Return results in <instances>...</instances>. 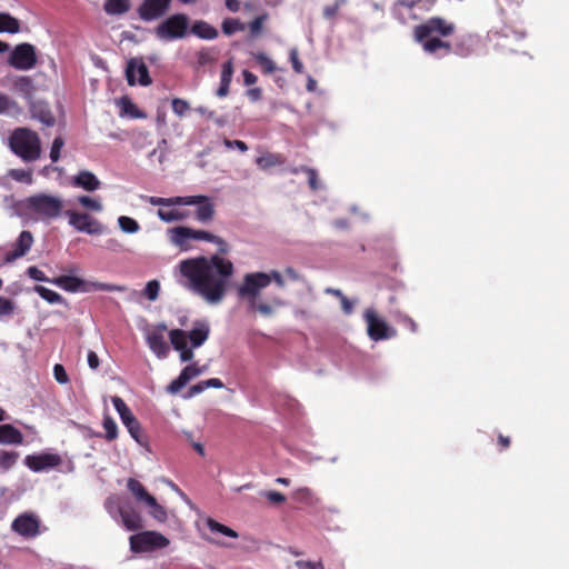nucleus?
Returning a JSON list of instances; mask_svg holds the SVG:
<instances>
[{
  "mask_svg": "<svg viewBox=\"0 0 569 569\" xmlns=\"http://www.w3.org/2000/svg\"><path fill=\"white\" fill-rule=\"evenodd\" d=\"M177 269L178 283L211 305L223 300L234 273L232 261L220 254L188 258Z\"/></svg>",
  "mask_w": 569,
  "mask_h": 569,
  "instance_id": "nucleus-1",
  "label": "nucleus"
},
{
  "mask_svg": "<svg viewBox=\"0 0 569 569\" xmlns=\"http://www.w3.org/2000/svg\"><path fill=\"white\" fill-rule=\"evenodd\" d=\"M455 24L440 17H432L415 27V40L420 43L427 53L436 54L443 50V54L451 52V44L442 40L455 32Z\"/></svg>",
  "mask_w": 569,
  "mask_h": 569,
  "instance_id": "nucleus-2",
  "label": "nucleus"
},
{
  "mask_svg": "<svg viewBox=\"0 0 569 569\" xmlns=\"http://www.w3.org/2000/svg\"><path fill=\"white\" fill-rule=\"evenodd\" d=\"M9 146L14 154L26 162L40 158L41 141L39 134L28 128H17L9 137Z\"/></svg>",
  "mask_w": 569,
  "mask_h": 569,
  "instance_id": "nucleus-3",
  "label": "nucleus"
},
{
  "mask_svg": "<svg viewBox=\"0 0 569 569\" xmlns=\"http://www.w3.org/2000/svg\"><path fill=\"white\" fill-rule=\"evenodd\" d=\"M169 238L171 243L182 249L188 247L189 240H204L217 244L220 254L229 252V246L221 237L204 230H194L182 226L174 227L169 230Z\"/></svg>",
  "mask_w": 569,
  "mask_h": 569,
  "instance_id": "nucleus-4",
  "label": "nucleus"
},
{
  "mask_svg": "<svg viewBox=\"0 0 569 569\" xmlns=\"http://www.w3.org/2000/svg\"><path fill=\"white\" fill-rule=\"evenodd\" d=\"M190 18L186 13H174L162 20L154 29L162 41H173L189 36Z\"/></svg>",
  "mask_w": 569,
  "mask_h": 569,
  "instance_id": "nucleus-5",
  "label": "nucleus"
},
{
  "mask_svg": "<svg viewBox=\"0 0 569 569\" xmlns=\"http://www.w3.org/2000/svg\"><path fill=\"white\" fill-rule=\"evenodd\" d=\"M51 283L60 287L61 289L69 291V292H90V291H119L123 292L126 291L124 286L119 284H112V283H103L98 281H84L78 277L74 276H60L57 278H53L51 280Z\"/></svg>",
  "mask_w": 569,
  "mask_h": 569,
  "instance_id": "nucleus-6",
  "label": "nucleus"
},
{
  "mask_svg": "<svg viewBox=\"0 0 569 569\" xmlns=\"http://www.w3.org/2000/svg\"><path fill=\"white\" fill-rule=\"evenodd\" d=\"M26 202L27 208L41 219H56L60 217L63 211L62 199L46 193L31 196Z\"/></svg>",
  "mask_w": 569,
  "mask_h": 569,
  "instance_id": "nucleus-7",
  "label": "nucleus"
},
{
  "mask_svg": "<svg viewBox=\"0 0 569 569\" xmlns=\"http://www.w3.org/2000/svg\"><path fill=\"white\" fill-rule=\"evenodd\" d=\"M112 405L120 416L122 423L128 429L130 436L141 446L148 448V437L142 432V428L138 419L134 417L130 408L122 398L114 396L111 398Z\"/></svg>",
  "mask_w": 569,
  "mask_h": 569,
  "instance_id": "nucleus-8",
  "label": "nucleus"
},
{
  "mask_svg": "<svg viewBox=\"0 0 569 569\" xmlns=\"http://www.w3.org/2000/svg\"><path fill=\"white\" fill-rule=\"evenodd\" d=\"M271 282V277L264 272L247 273L243 277V282L238 289L241 298L248 301L249 306H256V300L260 291L267 288Z\"/></svg>",
  "mask_w": 569,
  "mask_h": 569,
  "instance_id": "nucleus-9",
  "label": "nucleus"
},
{
  "mask_svg": "<svg viewBox=\"0 0 569 569\" xmlns=\"http://www.w3.org/2000/svg\"><path fill=\"white\" fill-rule=\"evenodd\" d=\"M130 548L133 552H149L169 546L170 541L157 531H143L130 537Z\"/></svg>",
  "mask_w": 569,
  "mask_h": 569,
  "instance_id": "nucleus-10",
  "label": "nucleus"
},
{
  "mask_svg": "<svg viewBox=\"0 0 569 569\" xmlns=\"http://www.w3.org/2000/svg\"><path fill=\"white\" fill-rule=\"evenodd\" d=\"M8 64L17 70H30L37 64L34 46L23 42L17 44L8 58Z\"/></svg>",
  "mask_w": 569,
  "mask_h": 569,
  "instance_id": "nucleus-11",
  "label": "nucleus"
},
{
  "mask_svg": "<svg viewBox=\"0 0 569 569\" xmlns=\"http://www.w3.org/2000/svg\"><path fill=\"white\" fill-rule=\"evenodd\" d=\"M64 214L69 218V224L77 231L86 232L88 234L103 233L104 229L102 223L92 218L89 213L67 210L64 211Z\"/></svg>",
  "mask_w": 569,
  "mask_h": 569,
  "instance_id": "nucleus-12",
  "label": "nucleus"
},
{
  "mask_svg": "<svg viewBox=\"0 0 569 569\" xmlns=\"http://www.w3.org/2000/svg\"><path fill=\"white\" fill-rule=\"evenodd\" d=\"M11 529L24 538H34L40 533V520L32 513H21L11 523Z\"/></svg>",
  "mask_w": 569,
  "mask_h": 569,
  "instance_id": "nucleus-13",
  "label": "nucleus"
},
{
  "mask_svg": "<svg viewBox=\"0 0 569 569\" xmlns=\"http://www.w3.org/2000/svg\"><path fill=\"white\" fill-rule=\"evenodd\" d=\"M365 318L368 325V336L375 341L395 337L396 331L390 329L386 321L379 319L375 311L367 310Z\"/></svg>",
  "mask_w": 569,
  "mask_h": 569,
  "instance_id": "nucleus-14",
  "label": "nucleus"
},
{
  "mask_svg": "<svg viewBox=\"0 0 569 569\" xmlns=\"http://www.w3.org/2000/svg\"><path fill=\"white\" fill-rule=\"evenodd\" d=\"M171 0H143L138 8V14L143 21H153L166 14Z\"/></svg>",
  "mask_w": 569,
  "mask_h": 569,
  "instance_id": "nucleus-15",
  "label": "nucleus"
},
{
  "mask_svg": "<svg viewBox=\"0 0 569 569\" xmlns=\"http://www.w3.org/2000/svg\"><path fill=\"white\" fill-rule=\"evenodd\" d=\"M62 462L61 457L58 453H40L29 455L24 459V465L34 472L52 469L60 466Z\"/></svg>",
  "mask_w": 569,
  "mask_h": 569,
  "instance_id": "nucleus-16",
  "label": "nucleus"
},
{
  "mask_svg": "<svg viewBox=\"0 0 569 569\" xmlns=\"http://www.w3.org/2000/svg\"><path fill=\"white\" fill-rule=\"evenodd\" d=\"M118 512L121 518V522L124 528L129 531L140 530L142 525V518L137 508L130 501H121L118 503Z\"/></svg>",
  "mask_w": 569,
  "mask_h": 569,
  "instance_id": "nucleus-17",
  "label": "nucleus"
},
{
  "mask_svg": "<svg viewBox=\"0 0 569 569\" xmlns=\"http://www.w3.org/2000/svg\"><path fill=\"white\" fill-rule=\"evenodd\" d=\"M136 73L139 76V84L144 87L151 84L148 67L142 59L132 58L127 63L126 77L130 86L136 83Z\"/></svg>",
  "mask_w": 569,
  "mask_h": 569,
  "instance_id": "nucleus-18",
  "label": "nucleus"
},
{
  "mask_svg": "<svg viewBox=\"0 0 569 569\" xmlns=\"http://www.w3.org/2000/svg\"><path fill=\"white\" fill-rule=\"evenodd\" d=\"M418 8H421L420 2L397 0L392 8V14L400 23L408 24L410 21L419 19Z\"/></svg>",
  "mask_w": 569,
  "mask_h": 569,
  "instance_id": "nucleus-19",
  "label": "nucleus"
},
{
  "mask_svg": "<svg viewBox=\"0 0 569 569\" xmlns=\"http://www.w3.org/2000/svg\"><path fill=\"white\" fill-rule=\"evenodd\" d=\"M33 243V236L30 231L23 230L13 244V250L6 253V261L12 262L23 257Z\"/></svg>",
  "mask_w": 569,
  "mask_h": 569,
  "instance_id": "nucleus-20",
  "label": "nucleus"
},
{
  "mask_svg": "<svg viewBox=\"0 0 569 569\" xmlns=\"http://www.w3.org/2000/svg\"><path fill=\"white\" fill-rule=\"evenodd\" d=\"M204 198L199 196H186V197H171V198H161V197H149L148 202L152 206H161V207H173V206H193L202 201Z\"/></svg>",
  "mask_w": 569,
  "mask_h": 569,
  "instance_id": "nucleus-21",
  "label": "nucleus"
},
{
  "mask_svg": "<svg viewBox=\"0 0 569 569\" xmlns=\"http://www.w3.org/2000/svg\"><path fill=\"white\" fill-rule=\"evenodd\" d=\"M202 369L196 365L184 367L179 377L170 382L167 387V391L170 393L179 392L192 378L199 376Z\"/></svg>",
  "mask_w": 569,
  "mask_h": 569,
  "instance_id": "nucleus-22",
  "label": "nucleus"
},
{
  "mask_svg": "<svg viewBox=\"0 0 569 569\" xmlns=\"http://www.w3.org/2000/svg\"><path fill=\"white\" fill-rule=\"evenodd\" d=\"M72 184L86 191H94L100 188L101 182L91 171L82 170L72 178Z\"/></svg>",
  "mask_w": 569,
  "mask_h": 569,
  "instance_id": "nucleus-23",
  "label": "nucleus"
},
{
  "mask_svg": "<svg viewBox=\"0 0 569 569\" xmlns=\"http://www.w3.org/2000/svg\"><path fill=\"white\" fill-rule=\"evenodd\" d=\"M22 432L10 423L0 425V445H22Z\"/></svg>",
  "mask_w": 569,
  "mask_h": 569,
  "instance_id": "nucleus-24",
  "label": "nucleus"
},
{
  "mask_svg": "<svg viewBox=\"0 0 569 569\" xmlns=\"http://www.w3.org/2000/svg\"><path fill=\"white\" fill-rule=\"evenodd\" d=\"M190 33L204 40H213L218 37V30L203 20H197L191 26L189 24Z\"/></svg>",
  "mask_w": 569,
  "mask_h": 569,
  "instance_id": "nucleus-25",
  "label": "nucleus"
},
{
  "mask_svg": "<svg viewBox=\"0 0 569 569\" xmlns=\"http://www.w3.org/2000/svg\"><path fill=\"white\" fill-rule=\"evenodd\" d=\"M210 333L209 325L204 321H197L193 329L187 333L192 348H198L204 343Z\"/></svg>",
  "mask_w": 569,
  "mask_h": 569,
  "instance_id": "nucleus-26",
  "label": "nucleus"
},
{
  "mask_svg": "<svg viewBox=\"0 0 569 569\" xmlns=\"http://www.w3.org/2000/svg\"><path fill=\"white\" fill-rule=\"evenodd\" d=\"M147 342L149 348L159 357H164L168 353L169 347L164 340L162 331H153L148 335Z\"/></svg>",
  "mask_w": 569,
  "mask_h": 569,
  "instance_id": "nucleus-27",
  "label": "nucleus"
},
{
  "mask_svg": "<svg viewBox=\"0 0 569 569\" xmlns=\"http://www.w3.org/2000/svg\"><path fill=\"white\" fill-rule=\"evenodd\" d=\"M127 487L130 490V492L137 498V500L142 501L144 503H154V497L146 490V488L139 480L134 478H129Z\"/></svg>",
  "mask_w": 569,
  "mask_h": 569,
  "instance_id": "nucleus-28",
  "label": "nucleus"
},
{
  "mask_svg": "<svg viewBox=\"0 0 569 569\" xmlns=\"http://www.w3.org/2000/svg\"><path fill=\"white\" fill-rule=\"evenodd\" d=\"M204 199L198 202V208L196 210V218L200 222H209L213 219L214 216V206L210 201L209 197L202 196Z\"/></svg>",
  "mask_w": 569,
  "mask_h": 569,
  "instance_id": "nucleus-29",
  "label": "nucleus"
},
{
  "mask_svg": "<svg viewBox=\"0 0 569 569\" xmlns=\"http://www.w3.org/2000/svg\"><path fill=\"white\" fill-rule=\"evenodd\" d=\"M131 8L130 0H106L103 10L110 16H121Z\"/></svg>",
  "mask_w": 569,
  "mask_h": 569,
  "instance_id": "nucleus-30",
  "label": "nucleus"
},
{
  "mask_svg": "<svg viewBox=\"0 0 569 569\" xmlns=\"http://www.w3.org/2000/svg\"><path fill=\"white\" fill-rule=\"evenodd\" d=\"M286 160H287L286 157H283L280 153L269 152V153L262 154L261 157H258L256 160V163L260 169L266 170L271 167L282 166L286 163Z\"/></svg>",
  "mask_w": 569,
  "mask_h": 569,
  "instance_id": "nucleus-31",
  "label": "nucleus"
},
{
  "mask_svg": "<svg viewBox=\"0 0 569 569\" xmlns=\"http://www.w3.org/2000/svg\"><path fill=\"white\" fill-rule=\"evenodd\" d=\"M13 89L27 99H31L34 91V86L30 77L19 76L13 80Z\"/></svg>",
  "mask_w": 569,
  "mask_h": 569,
  "instance_id": "nucleus-32",
  "label": "nucleus"
},
{
  "mask_svg": "<svg viewBox=\"0 0 569 569\" xmlns=\"http://www.w3.org/2000/svg\"><path fill=\"white\" fill-rule=\"evenodd\" d=\"M157 214H158L159 219L164 222H173V221L186 220L190 216V212L188 210H179V209H170V210L159 209Z\"/></svg>",
  "mask_w": 569,
  "mask_h": 569,
  "instance_id": "nucleus-33",
  "label": "nucleus"
},
{
  "mask_svg": "<svg viewBox=\"0 0 569 569\" xmlns=\"http://www.w3.org/2000/svg\"><path fill=\"white\" fill-rule=\"evenodd\" d=\"M20 31V22L18 19L7 12H0V33H18Z\"/></svg>",
  "mask_w": 569,
  "mask_h": 569,
  "instance_id": "nucleus-34",
  "label": "nucleus"
},
{
  "mask_svg": "<svg viewBox=\"0 0 569 569\" xmlns=\"http://www.w3.org/2000/svg\"><path fill=\"white\" fill-rule=\"evenodd\" d=\"M223 387H224V385L220 379L210 378L208 380H203V381H200V382L193 385L189 390V396H194V395L201 393L208 388L221 389Z\"/></svg>",
  "mask_w": 569,
  "mask_h": 569,
  "instance_id": "nucleus-35",
  "label": "nucleus"
},
{
  "mask_svg": "<svg viewBox=\"0 0 569 569\" xmlns=\"http://www.w3.org/2000/svg\"><path fill=\"white\" fill-rule=\"evenodd\" d=\"M284 302L280 298H274L272 300V305L266 302H258L256 300V306H249V309L252 311H258L264 317H269L273 313V307H282Z\"/></svg>",
  "mask_w": 569,
  "mask_h": 569,
  "instance_id": "nucleus-36",
  "label": "nucleus"
},
{
  "mask_svg": "<svg viewBox=\"0 0 569 569\" xmlns=\"http://www.w3.org/2000/svg\"><path fill=\"white\" fill-rule=\"evenodd\" d=\"M169 338L172 347L178 351L188 347L187 332L181 329H173L169 332Z\"/></svg>",
  "mask_w": 569,
  "mask_h": 569,
  "instance_id": "nucleus-37",
  "label": "nucleus"
},
{
  "mask_svg": "<svg viewBox=\"0 0 569 569\" xmlns=\"http://www.w3.org/2000/svg\"><path fill=\"white\" fill-rule=\"evenodd\" d=\"M34 291L42 298L44 299L46 301H48L49 303H62L64 302V299L61 295H59L58 292L51 290V289H48L43 286H36L34 287Z\"/></svg>",
  "mask_w": 569,
  "mask_h": 569,
  "instance_id": "nucleus-38",
  "label": "nucleus"
},
{
  "mask_svg": "<svg viewBox=\"0 0 569 569\" xmlns=\"http://www.w3.org/2000/svg\"><path fill=\"white\" fill-rule=\"evenodd\" d=\"M206 525L212 532H218L230 538H238V533L233 529L216 521L212 518H208Z\"/></svg>",
  "mask_w": 569,
  "mask_h": 569,
  "instance_id": "nucleus-39",
  "label": "nucleus"
},
{
  "mask_svg": "<svg viewBox=\"0 0 569 569\" xmlns=\"http://www.w3.org/2000/svg\"><path fill=\"white\" fill-rule=\"evenodd\" d=\"M19 458L17 451L0 450V469L7 471L11 469Z\"/></svg>",
  "mask_w": 569,
  "mask_h": 569,
  "instance_id": "nucleus-40",
  "label": "nucleus"
},
{
  "mask_svg": "<svg viewBox=\"0 0 569 569\" xmlns=\"http://www.w3.org/2000/svg\"><path fill=\"white\" fill-rule=\"evenodd\" d=\"M216 52L212 49L209 48H202L197 52V66L206 67L210 63H213L216 61Z\"/></svg>",
  "mask_w": 569,
  "mask_h": 569,
  "instance_id": "nucleus-41",
  "label": "nucleus"
},
{
  "mask_svg": "<svg viewBox=\"0 0 569 569\" xmlns=\"http://www.w3.org/2000/svg\"><path fill=\"white\" fill-rule=\"evenodd\" d=\"M222 32L227 36H231L237 31H242L244 29V24L234 18H226L222 21Z\"/></svg>",
  "mask_w": 569,
  "mask_h": 569,
  "instance_id": "nucleus-42",
  "label": "nucleus"
},
{
  "mask_svg": "<svg viewBox=\"0 0 569 569\" xmlns=\"http://www.w3.org/2000/svg\"><path fill=\"white\" fill-rule=\"evenodd\" d=\"M118 224L120 229L126 233H136L140 229L138 221L127 216L119 217Z\"/></svg>",
  "mask_w": 569,
  "mask_h": 569,
  "instance_id": "nucleus-43",
  "label": "nucleus"
},
{
  "mask_svg": "<svg viewBox=\"0 0 569 569\" xmlns=\"http://www.w3.org/2000/svg\"><path fill=\"white\" fill-rule=\"evenodd\" d=\"M103 428L106 430L104 438L108 441L116 440L118 437V426L112 417L106 415L103 418Z\"/></svg>",
  "mask_w": 569,
  "mask_h": 569,
  "instance_id": "nucleus-44",
  "label": "nucleus"
},
{
  "mask_svg": "<svg viewBox=\"0 0 569 569\" xmlns=\"http://www.w3.org/2000/svg\"><path fill=\"white\" fill-rule=\"evenodd\" d=\"M253 57L266 74H270L276 71V63L264 53L258 52L254 53Z\"/></svg>",
  "mask_w": 569,
  "mask_h": 569,
  "instance_id": "nucleus-45",
  "label": "nucleus"
},
{
  "mask_svg": "<svg viewBox=\"0 0 569 569\" xmlns=\"http://www.w3.org/2000/svg\"><path fill=\"white\" fill-rule=\"evenodd\" d=\"M346 3L347 0H335L332 4L326 6L322 11L323 18L329 21L335 20L338 16L340 8Z\"/></svg>",
  "mask_w": 569,
  "mask_h": 569,
  "instance_id": "nucleus-46",
  "label": "nucleus"
},
{
  "mask_svg": "<svg viewBox=\"0 0 569 569\" xmlns=\"http://www.w3.org/2000/svg\"><path fill=\"white\" fill-rule=\"evenodd\" d=\"M268 19V14L264 13V14H260L258 17H256L250 23H249V31H250V36L256 38L258 36H260L263 31V24L266 22V20Z\"/></svg>",
  "mask_w": 569,
  "mask_h": 569,
  "instance_id": "nucleus-47",
  "label": "nucleus"
},
{
  "mask_svg": "<svg viewBox=\"0 0 569 569\" xmlns=\"http://www.w3.org/2000/svg\"><path fill=\"white\" fill-rule=\"evenodd\" d=\"M118 106L121 108L122 113L138 117V108L127 96L121 97L118 100Z\"/></svg>",
  "mask_w": 569,
  "mask_h": 569,
  "instance_id": "nucleus-48",
  "label": "nucleus"
},
{
  "mask_svg": "<svg viewBox=\"0 0 569 569\" xmlns=\"http://www.w3.org/2000/svg\"><path fill=\"white\" fill-rule=\"evenodd\" d=\"M151 508L150 515L158 520L159 522H166L168 519V515L166 509L157 502L154 498V503H146Z\"/></svg>",
  "mask_w": 569,
  "mask_h": 569,
  "instance_id": "nucleus-49",
  "label": "nucleus"
},
{
  "mask_svg": "<svg viewBox=\"0 0 569 569\" xmlns=\"http://www.w3.org/2000/svg\"><path fill=\"white\" fill-rule=\"evenodd\" d=\"M78 202L86 209L92 210V211H101L102 204L99 200L93 199L89 196H80L78 198Z\"/></svg>",
  "mask_w": 569,
  "mask_h": 569,
  "instance_id": "nucleus-50",
  "label": "nucleus"
},
{
  "mask_svg": "<svg viewBox=\"0 0 569 569\" xmlns=\"http://www.w3.org/2000/svg\"><path fill=\"white\" fill-rule=\"evenodd\" d=\"M9 176L19 182H24V183L32 182V172L30 170L12 169V170H10Z\"/></svg>",
  "mask_w": 569,
  "mask_h": 569,
  "instance_id": "nucleus-51",
  "label": "nucleus"
},
{
  "mask_svg": "<svg viewBox=\"0 0 569 569\" xmlns=\"http://www.w3.org/2000/svg\"><path fill=\"white\" fill-rule=\"evenodd\" d=\"M159 291H160V283L158 280H150L147 284H146V288L143 290V295L150 300V301H154L158 296H159Z\"/></svg>",
  "mask_w": 569,
  "mask_h": 569,
  "instance_id": "nucleus-52",
  "label": "nucleus"
},
{
  "mask_svg": "<svg viewBox=\"0 0 569 569\" xmlns=\"http://www.w3.org/2000/svg\"><path fill=\"white\" fill-rule=\"evenodd\" d=\"M233 77V62L232 59H229L222 64V70L220 74V82L231 83Z\"/></svg>",
  "mask_w": 569,
  "mask_h": 569,
  "instance_id": "nucleus-53",
  "label": "nucleus"
},
{
  "mask_svg": "<svg viewBox=\"0 0 569 569\" xmlns=\"http://www.w3.org/2000/svg\"><path fill=\"white\" fill-rule=\"evenodd\" d=\"M171 108L177 116L183 117L184 113L190 109V106L186 100L174 98L171 102Z\"/></svg>",
  "mask_w": 569,
  "mask_h": 569,
  "instance_id": "nucleus-54",
  "label": "nucleus"
},
{
  "mask_svg": "<svg viewBox=\"0 0 569 569\" xmlns=\"http://www.w3.org/2000/svg\"><path fill=\"white\" fill-rule=\"evenodd\" d=\"M289 58H290V62H291L293 71L296 73H299V74L303 73L305 72V67H303L302 62L299 59V54H298V49L297 48H292L290 50Z\"/></svg>",
  "mask_w": 569,
  "mask_h": 569,
  "instance_id": "nucleus-55",
  "label": "nucleus"
},
{
  "mask_svg": "<svg viewBox=\"0 0 569 569\" xmlns=\"http://www.w3.org/2000/svg\"><path fill=\"white\" fill-rule=\"evenodd\" d=\"M63 144H64V141H63L62 137L54 138L52 146H51V150H50V159L52 160V162H57L59 160L60 151H61Z\"/></svg>",
  "mask_w": 569,
  "mask_h": 569,
  "instance_id": "nucleus-56",
  "label": "nucleus"
},
{
  "mask_svg": "<svg viewBox=\"0 0 569 569\" xmlns=\"http://www.w3.org/2000/svg\"><path fill=\"white\" fill-rule=\"evenodd\" d=\"M53 376H54V379L57 380V382H59L60 385H66L70 381L64 367L60 363L54 365Z\"/></svg>",
  "mask_w": 569,
  "mask_h": 569,
  "instance_id": "nucleus-57",
  "label": "nucleus"
},
{
  "mask_svg": "<svg viewBox=\"0 0 569 569\" xmlns=\"http://www.w3.org/2000/svg\"><path fill=\"white\" fill-rule=\"evenodd\" d=\"M27 274L37 281L51 282L52 279H49L38 267L31 266L27 269Z\"/></svg>",
  "mask_w": 569,
  "mask_h": 569,
  "instance_id": "nucleus-58",
  "label": "nucleus"
},
{
  "mask_svg": "<svg viewBox=\"0 0 569 569\" xmlns=\"http://www.w3.org/2000/svg\"><path fill=\"white\" fill-rule=\"evenodd\" d=\"M13 310V302L4 297H0V317L11 315Z\"/></svg>",
  "mask_w": 569,
  "mask_h": 569,
  "instance_id": "nucleus-59",
  "label": "nucleus"
},
{
  "mask_svg": "<svg viewBox=\"0 0 569 569\" xmlns=\"http://www.w3.org/2000/svg\"><path fill=\"white\" fill-rule=\"evenodd\" d=\"M301 170L308 174V182H309L310 188L312 190H318L319 184H318L317 171L312 168H307V167H303Z\"/></svg>",
  "mask_w": 569,
  "mask_h": 569,
  "instance_id": "nucleus-60",
  "label": "nucleus"
},
{
  "mask_svg": "<svg viewBox=\"0 0 569 569\" xmlns=\"http://www.w3.org/2000/svg\"><path fill=\"white\" fill-rule=\"evenodd\" d=\"M264 496L271 503L279 505L286 501L284 495L279 491H267Z\"/></svg>",
  "mask_w": 569,
  "mask_h": 569,
  "instance_id": "nucleus-61",
  "label": "nucleus"
},
{
  "mask_svg": "<svg viewBox=\"0 0 569 569\" xmlns=\"http://www.w3.org/2000/svg\"><path fill=\"white\" fill-rule=\"evenodd\" d=\"M12 107H16V102L8 96L0 93V113L7 112Z\"/></svg>",
  "mask_w": 569,
  "mask_h": 569,
  "instance_id": "nucleus-62",
  "label": "nucleus"
},
{
  "mask_svg": "<svg viewBox=\"0 0 569 569\" xmlns=\"http://www.w3.org/2000/svg\"><path fill=\"white\" fill-rule=\"evenodd\" d=\"M296 566L298 569H323V566L321 562H312V561H303V560H298L296 562Z\"/></svg>",
  "mask_w": 569,
  "mask_h": 569,
  "instance_id": "nucleus-63",
  "label": "nucleus"
},
{
  "mask_svg": "<svg viewBox=\"0 0 569 569\" xmlns=\"http://www.w3.org/2000/svg\"><path fill=\"white\" fill-rule=\"evenodd\" d=\"M224 146L227 148H237L241 152H246L248 150V146L241 140L224 139Z\"/></svg>",
  "mask_w": 569,
  "mask_h": 569,
  "instance_id": "nucleus-64",
  "label": "nucleus"
}]
</instances>
